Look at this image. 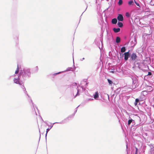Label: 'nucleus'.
<instances>
[{"instance_id": "obj_1", "label": "nucleus", "mask_w": 154, "mask_h": 154, "mask_svg": "<svg viewBox=\"0 0 154 154\" xmlns=\"http://www.w3.org/2000/svg\"><path fill=\"white\" fill-rule=\"evenodd\" d=\"M31 75L30 69L29 68H26L23 69V72L22 70L20 71V73L17 78L16 75H14V82L15 83L18 84L20 85H22L24 81L21 79V76L24 79V78L26 77H29Z\"/></svg>"}, {"instance_id": "obj_2", "label": "nucleus", "mask_w": 154, "mask_h": 154, "mask_svg": "<svg viewBox=\"0 0 154 154\" xmlns=\"http://www.w3.org/2000/svg\"><path fill=\"white\" fill-rule=\"evenodd\" d=\"M88 83L86 82V79L84 80L81 82L80 85L79 86H77V84L76 83H72L71 86V87L73 88L76 89L77 90V93L74 96L75 98L77 96L80 95V93L83 92L85 90V88L86 87Z\"/></svg>"}, {"instance_id": "obj_3", "label": "nucleus", "mask_w": 154, "mask_h": 154, "mask_svg": "<svg viewBox=\"0 0 154 154\" xmlns=\"http://www.w3.org/2000/svg\"><path fill=\"white\" fill-rule=\"evenodd\" d=\"M67 119H65L64 120H63L62 122H55V123H54L53 124H51V125H49V126L50 127V128H48L46 130V134H45L46 137L47 134L48 132L50 130V129L52 127L53 125L54 124L56 123L62 124V123H63V122H65V120H66Z\"/></svg>"}, {"instance_id": "obj_4", "label": "nucleus", "mask_w": 154, "mask_h": 154, "mask_svg": "<svg viewBox=\"0 0 154 154\" xmlns=\"http://www.w3.org/2000/svg\"><path fill=\"white\" fill-rule=\"evenodd\" d=\"M137 56L135 53H132L131 55V58L132 60L135 63L136 61Z\"/></svg>"}, {"instance_id": "obj_5", "label": "nucleus", "mask_w": 154, "mask_h": 154, "mask_svg": "<svg viewBox=\"0 0 154 154\" xmlns=\"http://www.w3.org/2000/svg\"><path fill=\"white\" fill-rule=\"evenodd\" d=\"M124 59L125 60H127L128 58V57L130 55L129 51L125 52L124 54Z\"/></svg>"}, {"instance_id": "obj_6", "label": "nucleus", "mask_w": 154, "mask_h": 154, "mask_svg": "<svg viewBox=\"0 0 154 154\" xmlns=\"http://www.w3.org/2000/svg\"><path fill=\"white\" fill-rule=\"evenodd\" d=\"M94 97L95 100H99V94L97 91L95 92V93L94 94Z\"/></svg>"}, {"instance_id": "obj_7", "label": "nucleus", "mask_w": 154, "mask_h": 154, "mask_svg": "<svg viewBox=\"0 0 154 154\" xmlns=\"http://www.w3.org/2000/svg\"><path fill=\"white\" fill-rule=\"evenodd\" d=\"M117 19L119 21H122L123 20V17L121 14H119L117 17Z\"/></svg>"}, {"instance_id": "obj_8", "label": "nucleus", "mask_w": 154, "mask_h": 154, "mask_svg": "<svg viewBox=\"0 0 154 154\" xmlns=\"http://www.w3.org/2000/svg\"><path fill=\"white\" fill-rule=\"evenodd\" d=\"M113 30L115 32H120V29L119 28H114L113 29Z\"/></svg>"}, {"instance_id": "obj_9", "label": "nucleus", "mask_w": 154, "mask_h": 154, "mask_svg": "<svg viewBox=\"0 0 154 154\" xmlns=\"http://www.w3.org/2000/svg\"><path fill=\"white\" fill-rule=\"evenodd\" d=\"M128 5H134V2L133 0H130L128 2Z\"/></svg>"}, {"instance_id": "obj_10", "label": "nucleus", "mask_w": 154, "mask_h": 154, "mask_svg": "<svg viewBox=\"0 0 154 154\" xmlns=\"http://www.w3.org/2000/svg\"><path fill=\"white\" fill-rule=\"evenodd\" d=\"M117 22V20L116 18L113 19L112 20V24H116Z\"/></svg>"}, {"instance_id": "obj_11", "label": "nucleus", "mask_w": 154, "mask_h": 154, "mask_svg": "<svg viewBox=\"0 0 154 154\" xmlns=\"http://www.w3.org/2000/svg\"><path fill=\"white\" fill-rule=\"evenodd\" d=\"M74 70V69L72 67H68L66 70L65 71H63V72H66V71H73Z\"/></svg>"}, {"instance_id": "obj_12", "label": "nucleus", "mask_w": 154, "mask_h": 154, "mask_svg": "<svg viewBox=\"0 0 154 154\" xmlns=\"http://www.w3.org/2000/svg\"><path fill=\"white\" fill-rule=\"evenodd\" d=\"M120 41V38L119 37H117L116 39V42L119 43Z\"/></svg>"}, {"instance_id": "obj_13", "label": "nucleus", "mask_w": 154, "mask_h": 154, "mask_svg": "<svg viewBox=\"0 0 154 154\" xmlns=\"http://www.w3.org/2000/svg\"><path fill=\"white\" fill-rule=\"evenodd\" d=\"M22 88L23 89L24 91H25V93L26 94V95H27V96L29 98H30L29 96L28 95V94L27 93V91H26V89H25V88L24 86H22Z\"/></svg>"}, {"instance_id": "obj_14", "label": "nucleus", "mask_w": 154, "mask_h": 154, "mask_svg": "<svg viewBox=\"0 0 154 154\" xmlns=\"http://www.w3.org/2000/svg\"><path fill=\"white\" fill-rule=\"evenodd\" d=\"M117 25L118 26L120 27H122L123 26V23L122 22H119L118 23Z\"/></svg>"}, {"instance_id": "obj_15", "label": "nucleus", "mask_w": 154, "mask_h": 154, "mask_svg": "<svg viewBox=\"0 0 154 154\" xmlns=\"http://www.w3.org/2000/svg\"><path fill=\"white\" fill-rule=\"evenodd\" d=\"M139 100L137 98L135 99V101L134 103V105L135 106H137V103L139 102Z\"/></svg>"}, {"instance_id": "obj_16", "label": "nucleus", "mask_w": 154, "mask_h": 154, "mask_svg": "<svg viewBox=\"0 0 154 154\" xmlns=\"http://www.w3.org/2000/svg\"><path fill=\"white\" fill-rule=\"evenodd\" d=\"M125 51V47H122L121 49V51L122 52H124Z\"/></svg>"}, {"instance_id": "obj_17", "label": "nucleus", "mask_w": 154, "mask_h": 154, "mask_svg": "<svg viewBox=\"0 0 154 154\" xmlns=\"http://www.w3.org/2000/svg\"><path fill=\"white\" fill-rule=\"evenodd\" d=\"M133 121V120L131 119H129V120L128 121V125H130L131 123Z\"/></svg>"}, {"instance_id": "obj_18", "label": "nucleus", "mask_w": 154, "mask_h": 154, "mask_svg": "<svg viewBox=\"0 0 154 154\" xmlns=\"http://www.w3.org/2000/svg\"><path fill=\"white\" fill-rule=\"evenodd\" d=\"M107 80H108V82L109 83V84H110V85L112 84V83L113 82L111 80H110L109 79H108Z\"/></svg>"}, {"instance_id": "obj_19", "label": "nucleus", "mask_w": 154, "mask_h": 154, "mask_svg": "<svg viewBox=\"0 0 154 154\" xmlns=\"http://www.w3.org/2000/svg\"><path fill=\"white\" fill-rule=\"evenodd\" d=\"M18 71H19V68H18V65H17V67L16 69V70L15 72V74H17L18 73Z\"/></svg>"}, {"instance_id": "obj_20", "label": "nucleus", "mask_w": 154, "mask_h": 154, "mask_svg": "<svg viewBox=\"0 0 154 154\" xmlns=\"http://www.w3.org/2000/svg\"><path fill=\"white\" fill-rule=\"evenodd\" d=\"M122 3V0H119L118 2V4L119 5H121Z\"/></svg>"}, {"instance_id": "obj_21", "label": "nucleus", "mask_w": 154, "mask_h": 154, "mask_svg": "<svg viewBox=\"0 0 154 154\" xmlns=\"http://www.w3.org/2000/svg\"><path fill=\"white\" fill-rule=\"evenodd\" d=\"M125 16L128 17H129L130 16V14L129 13L126 12L125 14Z\"/></svg>"}, {"instance_id": "obj_22", "label": "nucleus", "mask_w": 154, "mask_h": 154, "mask_svg": "<svg viewBox=\"0 0 154 154\" xmlns=\"http://www.w3.org/2000/svg\"><path fill=\"white\" fill-rule=\"evenodd\" d=\"M134 2H135V3L136 4L137 6H140V5H139V4H138V3H137V2L135 0H134Z\"/></svg>"}, {"instance_id": "obj_23", "label": "nucleus", "mask_w": 154, "mask_h": 154, "mask_svg": "<svg viewBox=\"0 0 154 154\" xmlns=\"http://www.w3.org/2000/svg\"><path fill=\"white\" fill-rule=\"evenodd\" d=\"M30 101H31V103H32V104H33V108H34V110H35V107H34V106L33 104V103H32V100L30 98Z\"/></svg>"}, {"instance_id": "obj_24", "label": "nucleus", "mask_w": 154, "mask_h": 154, "mask_svg": "<svg viewBox=\"0 0 154 154\" xmlns=\"http://www.w3.org/2000/svg\"><path fill=\"white\" fill-rule=\"evenodd\" d=\"M152 75V73L151 72H148V75Z\"/></svg>"}, {"instance_id": "obj_25", "label": "nucleus", "mask_w": 154, "mask_h": 154, "mask_svg": "<svg viewBox=\"0 0 154 154\" xmlns=\"http://www.w3.org/2000/svg\"><path fill=\"white\" fill-rule=\"evenodd\" d=\"M136 151L135 153V154H137V151L138 150V149L137 148H136Z\"/></svg>"}, {"instance_id": "obj_26", "label": "nucleus", "mask_w": 154, "mask_h": 154, "mask_svg": "<svg viewBox=\"0 0 154 154\" xmlns=\"http://www.w3.org/2000/svg\"><path fill=\"white\" fill-rule=\"evenodd\" d=\"M84 59H85V58H83L82 59H80V60H81V61H82Z\"/></svg>"}, {"instance_id": "obj_27", "label": "nucleus", "mask_w": 154, "mask_h": 154, "mask_svg": "<svg viewBox=\"0 0 154 154\" xmlns=\"http://www.w3.org/2000/svg\"><path fill=\"white\" fill-rule=\"evenodd\" d=\"M78 107H77L76 108V110L75 111V112H74V113H75L77 111V108H78Z\"/></svg>"}, {"instance_id": "obj_28", "label": "nucleus", "mask_w": 154, "mask_h": 154, "mask_svg": "<svg viewBox=\"0 0 154 154\" xmlns=\"http://www.w3.org/2000/svg\"><path fill=\"white\" fill-rule=\"evenodd\" d=\"M36 69L37 70H38V67L37 66H36L35 67Z\"/></svg>"}, {"instance_id": "obj_29", "label": "nucleus", "mask_w": 154, "mask_h": 154, "mask_svg": "<svg viewBox=\"0 0 154 154\" xmlns=\"http://www.w3.org/2000/svg\"><path fill=\"white\" fill-rule=\"evenodd\" d=\"M93 99H91V98H90V99H88V100H93Z\"/></svg>"}, {"instance_id": "obj_30", "label": "nucleus", "mask_w": 154, "mask_h": 154, "mask_svg": "<svg viewBox=\"0 0 154 154\" xmlns=\"http://www.w3.org/2000/svg\"><path fill=\"white\" fill-rule=\"evenodd\" d=\"M75 92H74V91H73V95H74V94H75Z\"/></svg>"}, {"instance_id": "obj_31", "label": "nucleus", "mask_w": 154, "mask_h": 154, "mask_svg": "<svg viewBox=\"0 0 154 154\" xmlns=\"http://www.w3.org/2000/svg\"><path fill=\"white\" fill-rule=\"evenodd\" d=\"M61 73V72H58V73H56V74H59V73Z\"/></svg>"}, {"instance_id": "obj_32", "label": "nucleus", "mask_w": 154, "mask_h": 154, "mask_svg": "<svg viewBox=\"0 0 154 154\" xmlns=\"http://www.w3.org/2000/svg\"><path fill=\"white\" fill-rule=\"evenodd\" d=\"M111 72L113 73H114V71H111Z\"/></svg>"}, {"instance_id": "obj_33", "label": "nucleus", "mask_w": 154, "mask_h": 154, "mask_svg": "<svg viewBox=\"0 0 154 154\" xmlns=\"http://www.w3.org/2000/svg\"><path fill=\"white\" fill-rule=\"evenodd\" d=\"M136 44V43H134L133 46H134Z\"/></svg>"}, {"instance_id": "obj_34", "label": "nucleus", "mask_w": 154, "mask_h": 154, "mask_svg": "<svg viewBox=\"0 0 154 154\" xmlns=\"http://www.w3.org/2000/svg\"><path fill=\"white\" fill-rule=\"evenodd\" d=\"M132 42L133 43V42L132 41H131V44H132Z\"/></svg>"}, {"instance_id": "obj_35", "label": "nucleus", "mask_w": 154, "mask_h": 154, "mask_svg": "<svg viewBox=\"0 0 154 154\" xmlns=\"http://www.w3.org/2000/svg\"><path fill=\"white\" fill-rule=\"evenodd\" d=\"M35 107V108H36V109H37L38 110V109H37V107Z\"/></svg>"}, {"instance_id": "obj_36", "label": "nucleus", "mask_w": 154, "mask_h": 154, "mask_svg": "<svg viewBox=\"0 0 154 154\" xmlns=\"http://www.w3.org/2000/svg\"><path fill=\"white\" fill-rule=\"evenodd\" d=\"M137 64H138V65L139 66V63H137Z\"/></svg>"}, {"instance_id": "obj_37", "label": "nucleus", "mask_w": 154, "mask_h": 154, "mask_svg": "<svg viewBox=\"0 0 154 154\" xmlns=\"http://www.w3.org/2000/svg\"><path fill=\"white\" fill-rule=\"evenodd\" d=\"M134 42H135V40H134Z\"/></svg>"}, {"instance_id": "obj_38", "label": "nucleus", "mask_w": 154, "mask_h": 154, "mask_svg": "<svg viewBox=\"0 0 154 154\" xmlns=\"http://www.w3.org/2000/svg\"><path fill=\"white\" fill-rule=\"evenodd\" d=\"M47 125H49L48 124H46Z\"/></svg>"}]
</instances>
